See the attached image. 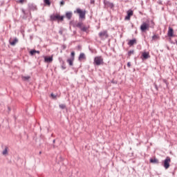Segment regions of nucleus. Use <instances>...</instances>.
<instances>
[{
	"instance_id": "nucleus-1",
	"label": "nucleus",
	"mask_w": 177,
	"mask_h": 177,
	"mask_svg": "<svg viewBox=\"0 0 177 177\" xmlns=\"http://www.w3.org/2000/svg\"><path fill=\"white\" fill-rule=\"evenodd\" d=\"M74 13H77L79 15V20L80 21H84V20H85L86 16V10H82L77 8L75 10H74Z\"/></svg>"
},
{
	"instance_id": "nucleus-2",
	"label": "nucleus",
	"mask_w": 177,
	"mask_h": 177,
	"mask_svg": "<svg viewBox=\"0 0 177 177\" xmlns=\"http://www.w3.org/2000/svg\"><path fill=\"white\" fill-rule=\"evenodd\" d=\"M64 17L63 15H60L59 13H53L50 16V21H64Z\"/></svg>"
},
{
	"instance_id": "nucleus-3",
	"label": "nucleus",
	"mask_w": 177,
	"mask_h": 177,
	"mask_svg": "<svg viewBox=\"0 0 177 177\" xmlns=\"http://www.w3.org/2000/svg\"><path fill=\"white\" fill-rule=\"evenodd\" d=\"M171 158L169 156L166 157V158L162 161V165L165 169H168L171 167Z\"/></svg>"
},
{
	"instance_id": "nucleus-4",
	"label": "nucleus",
	"mask_w": 177,
	"mask_h": 177,
	"mask_svg": "<svg viewBox=\"0 0 177 177\" xmlns=\"http://www.w3.org/2000/svg\"><path fill=\"white\" fill-rule=\"evenodd\" d=\"M94 64L95 66H102L104 64V62H103V58L102 56H97L94 58Z\"/></svg>"
},
{
	"instance_id": "nucleus-5",
	"label": "nucleus",
	"mask_w": 177,
	"mask_h": 177,
	"mask_svg": "<svg viewBox=\"0 0 177 177\" xmlns=\"http://www.w3.org/2000/svg\"><path fill=\"white\" fill-rule=\"evenodd\" d=\"M77 28H80L81 31H83V32H86V31H88V28H89L88 26H84L83 23H77Z\"/></svg>"
},
{
	"instance_id": "nucleus-6",
	"label": "nucleus",
	"mask_w": 177,
	"mask_h": 177,
	"mask_svg": "<svg viewBox=\"0 0 177 177\" xmlns=\"http://www.w3.org/2000/svg\"><path fill=\"white\" fill-rule=\"evenodd\" d=\"M133 15V10L129 9L127 11V15L124 17V20L129 21L131 20V17H132V15Z\"/></svg>"
},
{
	"instance_id": "nucleus-7",
	"label": "nucleus",
	"mask_w": 177,
	"mask_h": 177,
	"mask_svg": "<svg viewBox=\"0 0 177 177\" xmlns=\"http://www.w3.org/2000/svg\"><path fill=\"white\" fill-rule=\"evenodd\" d=\"M149 28H150V25L147 23H143L140 26V30L142 32H146V31L149 30Z\"/></svg>"
},
{
	"instance_id": "nucleus-8",
	"label": "nucleus",
	"mask_w": 177,
	"mask_h": 177,
	"mask_svg": "<svg viewBox=\"0 0 177 177\" xmlns=\"http://www.w3.org/2000/svg\"><path fill=\"white\" fill-rule=\"evenodd\" d=\"M103 3L105 8H110V9H114V3L107 0H103Z\"/></svg>"
},
{
	"instance_id": "nucleus-9",
	"label": "nucleus",
	"mask_w": 177,
	"mask_h": 177,
	"mask_svg": "<svg viewBox=\"0 0 177 177\" xmlns=\"http://www.w3.org/2000/svg\"><path fill=\"white\" fill-rule=\"evenodd\" d=\"M64 17V19H67V20H71L73 17V12L71 11H67L65 12L64 15H62Z\"/></svg>"
},
{
	"instance_id": "nucleus-10",
	"label": "nucleus",
	"mask_w": 177,
	"mask_h": 177,
	"mask_svg": "<svg viewBox=\"0 0 177 177\" xmlns=\"http://www.w3.org/2000/svg\"><path fill=\"white\" fill-rule=\"evenodd\" d=\"M98 35L100 38H109V33H107V30L100 32Z\"/></svg>"
},
{
	"instance_id": "nucleus-11",
	"label": "nucleus",
	"mask_w": 177,
	"mask_h": 177,
	"mask_svg": "<svg viewBox=\"0 0 177 177\" xmlns=\"http://www.w3.org/2000/svg\"><path fill=\"white\" fill-rule=\"evenodd\" d=\"M149 57H150V53H149V52L145 51L142 53L141 59L142 60H147V59H149Z\"/></svg>"
},
{
	"instance_id": "nucleus-12",
	"label": "nucleus",
	"mask_w": 177,
	"mask_h": 177,
	"mask_svg": "<svg viewBox=\"0 0 177 177\" xmlns=\"http://www.w3.org/2000/svg\"><path fill=\"white\" fill-rule=\"evenodd\" d=\"M28 8L29 10H32V12H34L35 10H38L37 6L34 3H28Z\"/></svg>"
},
{
	"instance_id": "nucleus-13",
	"label": "nucleus",
	"mask_w": 177,
	"mask_h": 177,
	"mask_svg": "<svg viewBox=\"0 0 177 177\" xmlns=\"http://www.w3.org/2000/svg\"><path fill=\"white\" fill-rule=\"evenodd\" d=\"M136 44H138V41L136 38H133L128 41L127 45H129V46H133L134 45H136Z\"/></svg>"
},
{
	"instance_id": "nucleus-14",
	"label": "nucleus",
	"mask_w": 177,
	"mask_h": 177,
	"mask_svg": "<svg viewBox=\"0 0 177 177\" xmlns=\"http://www.w3.org/2000/svg\"><path fill=\"white\" fill-rule=\"evenodd\" d=\"M45 63H52L53 62V56H44Z\"/></svg>"
},
{
	"instance_id": "nucleus-15",
	"label": "nucleus",
	"mask_w": 177,
	"mask_h": 177,
	"mask_svg": "<svg viewBox=\"0 0 177 177\" xmlns=\"http://www.w3.org/2000/svg\"><path fill=\"white\" fill-rule=\"evenodd\" d=\"M79 62H82V60H86V56L85 55V53H81L78 57Z\"/></svg>"
},
{
	"instance_id": "nucleus-16",
	"label": "nucleus",
	"mask_w": 177,
	"mask_h": 177,
	"mask_svg": "<svg viewBox=\"0 0 177 177\" xmlns=\"http://www.w3.org/2000/svg\"><path fill=\"white\" fill-rule=\"evenodd\" d=\"M2 154L4 156V157L9 156V148L7 146L4 147V149L2 151Z\"/></svg>"
},
{
	"instance_id": "nucleus-17",
	"label": "nucleus",
	"mask_w": 177,
	"mask_h": 177,
	"mask_svg": "<svg viewBox=\"0 0 177 177\" xmlns=\"http://www.w3.org/2000/svg\"><path fill=\"white\" fill-rule=\"evenodd\" d=\"M167 36L172 37H174V28H172L171 26L169 27V30L167 32Z\"/></svg>"
},
{
	"instance_id": "nucleus-18",
	"label": "nucleus",
	"mask_w": 177,
	"mask_h": 177,
	"mask_svg": "<svg viewBox=\"0 0 177 177\" xmlns=\"http://www.w3.org/2000/svg\"><path fill=\"white\" fill-rule=\"evenodd\" d=\"M17 42H19V39H17V37H15L14 39L10 41V45H11L12 46H15V45H16Z\"/></svg>"
},
{
	"instance_id": "nucleus-19",
	"label": "nucleus",
	"mask_w": 177,
	"mask_h": 177,
	"mask_svg": "<svg viewBox=\"0 0 177 177\" xmlns=\"http://www.w3.org/2000/svg\"><path fill=\"white\" fill-rule=\"evenodd\" d=\"M149 162H151V164H160V161L158 160V159H157V158H151L149 160Z\"/></svg>"
},
{
	"instance_id": "nucleus-20",
	"label": "nucleus",
	"mask_w": 177,
	"mask_h": 177,
	"mask_svg": "<svg viewBox=\"0 0 177 177\" xmlns=\"http://www.w3.org/2000/svg\"><path fill=\"white\" fill-rule=\"evenodd\" d=\"M67 63H68L69 66H74V59L72 58L68 59L66 60Z\"/></svg>"
},
{
	"instance_id": "nucleus-21",
	"label": "nucleus",
	"mask_w": 177,
	"mask_h": 177,
	"mask_svg": "<svg viewBox=\"0 0 177 177\" xmlns=\"http://www.w3.org/2000/svg\"><path fill=\"white\" fill-rule=\"evenodd\" d=\"M35 53L39 54V50H30V56H34V55H35Z\"/></svg>"
},
{
	"instance_id": "nucleus-22",
	"label": "nucleus",
	"mask_w": 177,
	"mask_h": 177,
	"mask_svg": "<svg viewBox=\"0 0 177 177\" xmlns=\"http://www.w3.org/2000/svg\"><path fill=\"white\" fill-rule=\"evenodd\" d=\"M44 6H50L52 2H50V0H44Z\"/></svg>"
},
{
	"instance_id": "nucleus-23",
	"label": "nucleus",
	"mask_w": 177,
	"mask_h": 177,
	"mask_svg": "<svg viewBox=\"0 0 177 177\" xmlns=\"http://www.w3.org/2000/svg\"><path fill=\"white\" fill-rule=\"evenodd\" d=\"M61 68L62 70H66V68H67V66H66V62L64 61H62V63L61 64Z\"/></svg>"
},
{
	"instance_id": "nucleus-24",
	"label": "nucleus",
	"mask_w": 177,
	"mask_h": 177,
	"mask_svg": "<svg viewBox=\"0 0 177 177\" xmlns=\"http://www.w3.org/2000/svg\"><path fill=\"white\" fill-rule=\"evenodd\" d=\"M21 78L23 80V81H28V80H30V78H31L30 76H21Z\"/></svg>"
},
{
	"instance_id": "nucleus-25",
	"label": "nucleus",
	"mask_w": 177,
	"mask_h": 177,
	"mask_svg": "<svg viewBox=\"0 0 177 177\" xmlns=\"http://www.w3.org/2000/svg\"><path fill=\"white\" fill-rule=\"evenodd\" d=\"M165 5L166 6H172V3L171 2L170 0H168L166 3H165Z\"/></svg>"
},
{
	"instance_id": "nucleus-26",
	"label": "nucleus",
	"mask_w": 177,
	"mask_h": 177,
	"mask_svg": "<svg viewBox=\"0 0 177 177\" xmlns=\"http://www.w3.org/2000/svg\"><path fill=\"white\" fill-rule=\"evenodd\" d=\"M12 109H10V106H7V108L5 109V111H6L7 114H9L10 113Z\"/></svg>"
},
{
	"instance_id": "nucleus-27",
	"label": "nucleus",
	"mask_w": 177,
	"mask_h": 177,
	"mask_svg": "<svg viewBox=\"0 0 177 177\" xmlns=\"http://www.w3.org/2000/svg\"><path fill=\"white\" fill-rule=\"evenodd\" d=\"M59 109H62V110H64V109H66V104H59Z\"/></svg>"
},
{
	"instance_id": "nucleus-28",
	"label": "nucleus",
	"mask_w": 177,
	"mask_h": 177,
	"mask_svg": "<svg viewBox=\"0 0 177 177\" xmlns=\"http://www.w3.org/2000/svg\"><path fill=\"white\" fill-rule=\"evenodd\" d=\"M135 53V51L133 50H131L128 52V56L129 57H131V55H133Z\"/></svg>"
},
{
	"instance_id": "nucleus-29",
	"label": "nucleus",
	"mask_w": 177,
	"mask_h": 177,
	"mask_svg": "<svg viewBox=\"0 0 177 177\" xmlns=\"http://www.w3.org/2000/svg\"><path fill=\"white\" fill-rule=\"evenodd\" d=\"M71 59H75V52H74V51H72L71 53Z\"/></svg>"
},
{
	"instance_id": "nucleus-30",
	"label": "nucleus",
	"mask_w": 177,
	"mask_h": 177,
	"mask_svg": "<svg viewBox=\"0 0 177 177\" xmlns=\"http://www.w3.org/2000/svg\"><path fill=\"white\" fill-rule=\"evenodd\" d=\"M21 12L24 16H27V15H28V12H26V10H24V8L21 9Z\"/></svg>"
},
{
	"instance_id": "nucleus-31",
	"label": "nucleus",
	"mask_w": 177,
	"mask_h": 177,
	"mask_svg": "<svg viewBox=\"0 0 177 177\" xmlns=\"http://www.w3.org/2000/svg\"><path fill=\"white\" fill-rule=\"evenodd\" d=\"M63 31H64V28H60L59 30V34L60 35H63Z\"/></svg>"
},
{
	"instance_id": "nucleus-32",
	"label": "nucleus",
	"mask_w": 177,
	"mask_h": 177,
	"mask_svg": "<svg viewBox=\"0 0 177 177\" xmlns=\"http://www.w3.org/2000/svg\"><path fill=\"white\" fill-rule=\"evenodd\" d=\"M64 3H65L64 0H62V1L59 2L60 6H64Z\"/></svg>"
},
{
	"instance_id": "nucleus-33",
	"label": "nucleus",
	"mask_w": 177,
	"mask_h": 177,
	"mask_svg": "<svg viewBox=\"0 0 177 177\" xmlns=\"http://www.w3.org/2000/svg\"><path fill=\"white\" fill-rule=\"evenodd\" d=\"M152 39H153V40L158 39V35H154L152 37Z\"/></svg>"
},
{
	"instance_id": "nucleus-34",
	"label": "nucleus",
	"mask_w": 177,
	"mask_h": 177,
	"mask_svg": "<svg viewBox=\"0 0 177 177\" xmlns=\"http://www.w3.org/2000/svg\"><path fill=\"white\" fill-rule=\"evenodd\" d=\"M50 96L53 99H56V95L53 94V93L50 94Z\"/></svg>"
},
{
	"instance_id": "nucleus-35",
	"label": "nucleus",
	"mask_w": 177,
	"mask_h": 177,
	"mask_svg": "<svg viewBox=\"0 0 177 177\" xmlns=\"http://www.w3.org/2000/svg\"><path fill=\"white\" fill-rule=\"evenodd\" d=\"M157 3H158V5H163L162 1H161V0H158Z\"/></svg>"
},
{
	"instance_id": "nucleus-36",
	"label": "nucleus",
	"mask_w": 177,
	"mask_h": 177,
	"mask_svg": "<svg viewBox=\"0 0 177 177\" xmlns=\"http://www.w3.org/2000/svg\"><path fill=\"white\" fill-rule=\"evenodd\" d=\"M59 63L62 64L63 62H64V61L63 60V59L62 57H59Z\"/></svg>"
},
{
	"instance_id": "nucleus-37",
	"label": "nucleus",
	"mask_w": 177,
	"mask_h": 177,
	"mask_svg": "<svg viewBox=\"0 0 177 177\" xmlns=\"http://www.w3.org/2000/svg\"><path fill=\"white\" fill-rule=\"evenodd\" d=\"M153 85H154L155 89L156 91H158V86H157L156 83H154Z\"/></svg>"
},
{
	"instance_id": "nucleus-38",
	"label": "nucleus",
	"mask_w": 177,
	"mask_h": 177,
	"mask_svg": "<svg viewBox=\"0 0 177 177\" xmlns=\"http://www.w3.org/2000/svg\"><path fill=\"white\" fill-rule=\"evenodd\" d=\"M90 3L91 5H95V0H90Z\"/></svg>"
},
{
	"instance_id": "nucleus-39",
	"label": "nucleus",
	"mask_w": 177,
	"mask_h": 177,
	"mask_svg": "<svg viewBox=\"0 0 177 177\" xmlns=\"http://www.w3.org/2000/svg\"><path fill=\"white\" fill-rule=\"evenodd\" d=\"M18 2L19 3H24V0H19Z\"/></svg>"
},
{
	"instance_id": "nucleus-40",
	"label": "nucleus",
	"mask_w": 177,
	"mask_h": 177,
	"mask_svg": "<svg viewBox=\"0 0 177 177\" xmlns=\"http://www.w3.org/2000/svg\"><path fill=\"white\" fill-rule=\"evenodd\" d=\"M127 67H129V68L131 67V62L127 63Z\"/></svg>"
},
{
	"instance_id": "nucleus-41",
	"label": "nucleus",
	"mask_w": 177,
	"mask_h": 177,
	"mask_svg": "<svg viewBox=\"0 0 177 177\" xmlns=\"http://www.w3.org/2000/svg\"><path fill=\"white\" fill-rule=\"evenodd\" d=\"M163 82H165V84H166V85H168V82H167V80H164Z\"/></svg>"
},
{
	"instance_id": "nucleus-42",
	"label": "nucleus",
	"mask_w": 177,
	"mask_h": 177,
	"mask_svg": "<svg viewBox=\"0 0 177 177\" xmlns=\"http://www.w3.org/2000/svg\"><path fill=\"white\" fill-rule=\"evenodd\" d=\"M112 84H117V82H115L114 80L111 81Z\"/></svg>"
},
{
	"instance_id": "nucleus-43",
	"label": "nucleus",
	"mask_w": 177,
	"mask_h": 177,
	"mask_svg": "<svg viewBox=\"0 0 177 177\" xmlns=\"http://www.w3.org/2000/svg\"><path fill=\"white\" fill-rule=\"evenodd\" d=\"M66 48H67V46H66V45L63 46V49H66Z\"/></svg>"
},
{
	"instance_id": "nucleus-44",
	"label": "nucleus",
	"mask_w": 177,
	"mask_h": 177,
	"mask_svg": "<svg viewBox=\"0 0 177 177\" xmlns=\"http://www.w3.org/2000/svg\"><path fill=\"white\" fill-rule=\"evenodd\" d=\"M23 19H27V17L24 16V17H23Z\"/></svg>"
},
{
	"instance_id": "nucleus-45",
	"label": "nucleus",
	"mask_w": 177,
	"mask_h": 177,
	"mask_svg": "<svg viewBox=\"0 0 177 177\" xmlns=\"http://www.w3.org/2000/svg\"><path fill=\"white\" fill-rule=\"evenodd\" d=\"M56 140H53V143H55Z\"/></svg>"
},
{
	"instance_id": "nucleus-46",
	"label": "nucleus",
	"mask_w": 177,
	"mask_h": 177,
	"mask_svg": "<svg viewBox=\"0 0 177 177\" xmlns=\"http://www.w3.org/2000/svg\"><path fill=\"white\" fill-rule=\"evenodd\" d=\"M69 23H73V21H71Z\"/></svg>"
},
{
	"instance_id": "nucleus-47",
	"label": "nucleus",
	"mask_w": 177,
	"mask_h": 177,
	"mask_svg": "<svg viewBox=\"0 0 177 177\" xmlns=\"http://www.w3.org/2000/svg\"><path fill=\"white\" fill-rule=\"evenodd\" d=\"M65 1H68V2L70 1V0H65Z\"/></svg>"
},
{
	"instance_id": "nucleus-48",
	"label": "nucleus",
	"mask_w": 177,
	"mask_h": 177,
	"mask_svg": "<svg viewBox=\"0 0 177 177\" xmlns=\"http://www.w3.org/2000/svg\"><path fill=\"white\" fill-rule=\"evenodd\" d=\"M162 10H164V8H162Z\"/></svg>"
},
{
	"instance_id": "nucleus-49",
	"label": "nucleus",
	"mask_w": 177,
	"mask_h": 177,
	"mask_svg": "<svg viewBox=\"0 0 177 177\" xmlns=\"http://www.w3.org/2000/svg\"><path fill=\"white\" fill-rule=\"evenodd\" d=\"M41 153H42V152L40 151V152H39V154H41Z\"/></svg>"
}]
</instances>
